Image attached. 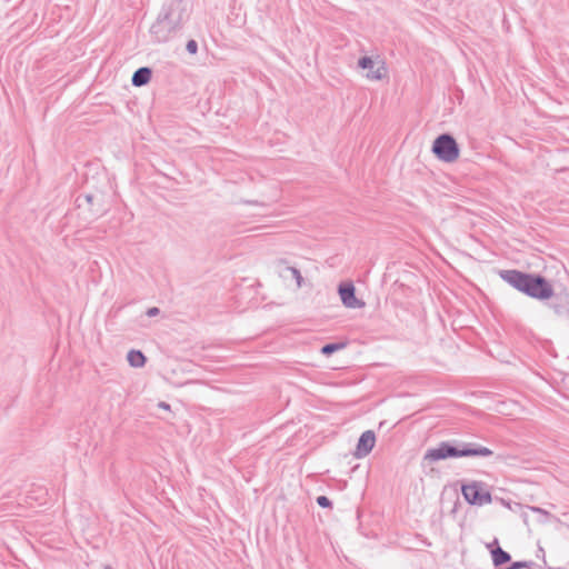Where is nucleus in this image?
<instances>
[{
	"label": "nucleus",
	"mask_w": 569,
	"mask_h": 569,
	"mask_svg": "<svg viewBox=\"0 0 569 569\" xmlns=\"http://www.w3.org/2000/svg\"><path fill=\"white\" fill-rule=\"evenodd\" d=\"M86 200L90 202L92 200V196H86Z\"/></svg>",
	"instance_id": "19"
},
{
	"label": "nucleus",
	"mask_w": 569,
	"mask_h": 569,
	"mask_svg": "<svg viewBox=\"0 0 569 569\" xmlns=\"http://www.w3.org/2000/svg\"><path fill=\"white\" fill-rule=\"evenodd\" d=\"M520 567H522V563H520V562H516V563L513 565V568H520Z\"/></svg>",
	"instance_id": "18"
},
{
	"label": "nucleus",
	"mask_w": 569,
	"mask_h": 569,
	"mask_svg": "<svg viewBox=\"0 0 569 569\" xmlns=\"http://www.w3.org/2000/svg\"><path fill=\"white\" fill-rule=\"evenodd\" d=\"M357 69L363 79L369 82H380L388 80L389 69L383 58L380 56H362L357 62Z\"/></svg>",
	"instance_id": "3"
},
{
	"label": "nucleus",
	"mask_w": 569,
	"mask_h": 569,
	"mask_svg": "<svg viewBox=\"0 0 569 569\" xmlns=\"http://www.w3.org/2000/svg\"><path fill=\"white\" fill-rule=\"evenodd\" d=\"M289 271L297 279V286L300 287L301 286V281H302L300 272L297 269H295V268H289Z\"/></svg>",
	"instance_id": "15"
},
{
	"label": "nucleus",
	"mask_w": 569,
	"mask_h": 569,
	"mask_svg": "<svg viewBox=\"0 0 569 569\" xmlns=\"http://www.w3.org/2000/svg\"><path fill=\"white\" fill-rule=\"evenodd\" d=\"M157 313H158V309L157 308H151V309L148 310V316H150V317L154 316Z\"/></svg>",
	"instance_id": "17"
},
{
	"label": "nucleus",
	"mask_w": 569,
	"mask_h": 569,
	"mask_svg": "<svg viewBox=\"0 0 569 569\" xmlns=\"http://www.w3.org/2000/svg\"><path fill=\"white\" fill-rule=\"evenodd\" d=\"M127 359L132 367H143L146 363V357L139 350H131L128 352Z\"/></svg>",
	"instance_id": "10"
},
{
	"label": "nucleus",
	"mask_w": 569,
	"mask_h": 569,
	"mask_svg": "<svg viewBox=\"0 0 569 569\" xmlns=\"http://www.w3.org/2000/svg\"><path fill=\"white\" fill-rule=\"evenodd\" d=\"M465 499L471 505H488L491 502V495L480 482L473 481L463 485L461 488Z\"/></svg>",
	"instance_id": "6"
},
{
	"label": "nucleus",
	"mask_w": 569,
	"mask_h": 569,
	"mask_svg": "<svg viewBox=\"0 0 569 569\" xmlns=\"http://www.w3.org/2000/svg\"><path fill=\"white\" fill-rule=\"evenodd\" d=\"M338 291L346 308L360 309L365 307V302L356 297V288L351 282L341 283Z\"/></svg>",
	"instance_id": "7"
},
{
	"label": "nucleus",
	"mask_w": 569,
	"mask_h": 569,
	"mask_svg": "<svg viewBox=\"0 0 569 569\" xmlns=\"http://www.w3.org/2000/svg\"><path fill=\"white\" fill-rule=\"evenodd\" d=\"M159 408L163 409V410H167L169 411L170 410V406L166 402H159Z\"/></svg>",
	"instance_id": "16"
},
{
	"label": "nucleus",
	"mask_w": 569,
	"mask_h": 569,
	"mask_svg": "<svg viewBox=\"0 0 569 569\" xmlns=\"http://www.w3.org/2000/svg\"><path fill=\"white\" fill-rule=\"evenodd\" d=\"M151 79V70L149 68H140L132 76V84L141 87L147 84Z\"/></svg>",
	"instance_id": "9"
},
{
	"label": "nucleus",
	"mask_w": 569,
	"mask_h": 569,
	"mask_svg": "<svg viewBox=\"0 0 569 569\" xmlns=\"http://www.w3.org/2000/svg\"><path fill=\"white\" fill-rule=\"evenodd\" d=\"M252 206L256 207V208H260V204L257 203V202L252 203Z\"/></svg>",
	"instance_id": "20"
},
{
	"label": "nucleus",
	"mask_w": 569,
	"mask_h": 569,
	"mask_svg": "<svg viewBox=\"0 0 569 569\" xmlns=\"http://www.w3.org/2000/svg\"><path fill=\"white\" fill-rule=\"evenodd\" d=\"M492 451L486 447L478 448H465L458 450L448 443H441L437 448L429 449L423 457V460L428 463H433L438 460L447 459L449 457H468V456H490Z\"/></svg>",
	"instance_id": "4"
},
{
	"label": "nucleus",
	"mask_w": 569,
	"mask_h": 569,
	"mask_svg": "<svg viewBox=\"0 0 569 569\" xmlns=\"http://www.w3.org/2000/svg\"><path fill=\"white\" fill-rule=\"evenodd\" d=\"M375 445H376V436H375L373 431H371V430L365 431L359 438L356 451L353 453L355 457L358 459L365 458L366 456H368L371 452Z\"/></svg>",
	"instance_id": "8"
},
{
	"label": "nucleus",
	"mask_w": 569,
	"mask_h": 569,
	"mask_svg": "<svg viewBox=\"0 0 569 569\" xmlns=\"http://www.w3.org/2000/svg\"><path fill=\"white\" fill-rule=\"evenodd\" d=\"M491 558L495 566H501L510 560L509 553L503 551L500 547L491 550Z\"/></svg>",
	"instance_id": "11"
},
{
	"label": "nucleus",
	"mask_w": 569,
	"mask_h": 569,
	"mask_svg": "<svg viewBox=\"0 0 569 569\" xmlns=\"http://www.w3.org/2000/svg\"><path fill=\"white\" fill-rule=\"evenodd\" d=\"M431 150L440 161L446 163H453L460 157V149L457 141L452 136L447 133L440 134L433 140Z\"/></svg>",
	"instance_id": "5"
},
{
	"label": "nucleus",
	"mask_w": 569,
	"mask_h": 569,
	"mask_svg": "<svg viewBox=\"0 0 569 569\" xmlns=\"http://www.w3.org/2000/svg\"><path fill=\"white\" fill-rule=\"evenodd\" d=\"M500 277L517 290L536 299H549L553 295L551 284L539 276L522 273L517 270H506Z\"/></svg>",
	"instance_id": "2"
},
{
	"label": "nucleus",
	"mask_w": 569,
	"mask_h": 569,
	"mask_svg": "<svg viewBox=\"0 0 569 569\" xmlns=\"http://www.w3.org/2000/svg\"><path fill=\"white\" fill-rule=\"evenodd\" d=\"M317 502L322 508L330 507V500L326 496L318 497Z\"/></svg>",
	"instance_id": "14"
},
{
	"label": "nucleus",
	"mask_w": 569,
	"mask_h": 569,
	"mask_svg": "<svg viewBox=\"0 0 569 569\" xmlns=\"http://www.w3.org/2000/svg\"><path fill=\"white\" fill-rule=\"evenodd\" d=\"M186 48H187V51L191 54H194L198 51V44L194 40L188 41Z\"/></svg>",
	"instance_id": "13"
},
{
	"label": "nucleus",
	"mask_w": 569,
	"mask_h": 569,
	"mask_svg": "<svg viewBox=\"0 0 569 569\" xmlns=\"http://www.w3.org/2000/svg\"><path fill=\"white\" fill-rule=\"evenodd\" d=\"M190 12L191 3L189 0H170L162 7L157 19L151 23L149 28L150 36L157 42L169 40L182 28L189 19Z\"/></svg>",
	"instance_id": "1"
},
{
	"label": "nucleus",
	"mask_w": 569,
	"mask_h": 569,
	"mask_svg": "<svg viewBox=\"0 0 569 569\" xmlns=\"http://www.w3.org/2000/svg\"><path fill=\"white\" fill-rule=\"evenodd\" d=\"M340 348H341V346H339V345H333V343H332V345H326V346L321 349V352H322L323 355H330L331 352L337 351V350H339Z\"/></svg>",
	"instance_id": "12"
}]
</instances>
